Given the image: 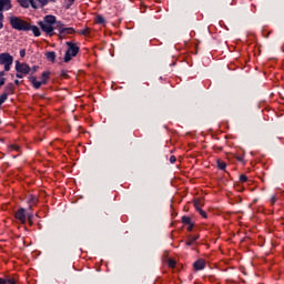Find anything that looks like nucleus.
I'll list each match as a JSON object with an SVG mask.
<instances>
[{"label":"nucleus","instance_id":"obj_19","mask_svg":"<svg viewBox=\"0 0 284 284\" xmlns=\"http://www.w3.org/2000/svg\"><path fill=\"white\" fill-rule=\"evenodd\" d=\"M38 1L39 6L38 8H45V6H48V3H50V0H36ZM54 1V0H51Z\"/></svg>","mask_w":284,"mask_h":284},{"label":"nucleus","instance_id":"obj_40","mask_svg":"<svg viewBox=\"0 0 284 284\" xmlns=\"http://www.w3.org/2000/svg\"><path fill=\"white\" fill-rule=\"evenodd\" d=\"M0 21L3 22V13H0Z\"/></svg>","mask_w":284,"mask_h":284},{"label":"nucleus","instance_id":"obj_25","mask_svg":"<svg viewBox=\"0 0 284 284\" xmlns=\"http://www.w3.org/2000/svg\"><path fill=\"white\" fill-rule=\"evenodd\" d=\"M4 101H8V95L6 93H2L0 95V106L3 104Z\"/></svg>","mask_w":284,"mask_h":284},{"label":"nucleus","instance_id":"obj_23","mask_svg":"<svg viewBox=\"0 0 284 284\" xmlns=\"http://www.w3.org/2000/svg\"><path fill=\"white\" fill-rule=\"evenodd\" d=\"M38 202H39V199H37V196L30 195V199H29L30 205H37Z\"/></svg>","mask_w":284,"mask_h":284},{"label":"nucleus","instance_id":"obj_39","mask_svg":"<svg viewBox=\"0 0 284 284\" xmlns=\"http://www.w3.org/2000/svg\"><path fill=\"white\" fill-rule=\"evenodd\" d=\"M240 181H241L242 183H247L248 180H247V179H241Z\"/></svg>","mask_w":284,"mask_h":284},{"label":"nucleus","instance_id":"obj_8","mask_svg":"<svg viewBox=\"0 0 284 284\" xmlns=\"http://www.w3.org/2000/svg\"><path fill=\"white\" fill-rule=\"evenodd\" d=\"M14 219H17V221H20V223H22V225H24V223H27V221H28V213H27L26 209H23V207L19 209L14 213Z\"/></svg>","mask_w":284,"mask_h":284},{"label":"nucleus","instance_id":"obj_6","mask_svg":"<svg viewBox=\"0 0 284 284\" xmlns=\"http://www.w3.org/2000/svg\"><path fill=\"white\" fill-rule=\"evenodd\" d=\"M50 80V72L45 71L41 75V80H37V77H31L30 81L36 90H39L41 85H47L48 81Z\"/></svg>","mask_w":284,"mask_h":284},{"label":"nucleus","instance_id":"obj_18","mask_svg":"<svg viewBox=\"0 0 284 284\" xmlns=\"http://www.w3.org/2000/svg\"><path fill=\"white\" fill-rule=\"evenodd\" d=\"M182 223L184 225H192V217H190L187 215L182 216Z\"/></svg>","mask_w":284,"mask_h":284},{"label":"nucleus","instance_id":"obj_33","mask_svg":"<svg viewBox=\"0 0 284 284\" xmlns=\"http://www.w3.org/2000/svg\"><path fill=\"white\" fill-rule=\"evenodd\" d=\"M214 150H217V152H223V146H214Z\"/></svg>","mask_w":284,"mask_h":284},{"label":"nucleus","instance_id":"obj_14","mask_svg":"<svg viewBox=\"0 0 284 284\" xmlns=\"http://www.w3.org/2000/svg\"><path fill=\"white\" fill-rule=\"evenodd\" d=\"M77 33L81 34L82 37H90V34H92V29H90V27H85L82 30H78Z\"/></svg>","mask_w":284,"mask_h":284},{"label":"nucleus","instance_id":"obj_36","mask_svg":"<svg viewBox=\"0 0 284 284\" xmlns=\"http://www.w3.org/2000/svg\"><path fill=\"white\" fill-rule=\"evenodd\" d=\"M68 1L69 6H73L77 0H65Z\"/></svg>","mask_w":284,"mask_h":284},{"label":"nucleus","instance_id":"obj_7","mask_svg":"<svg viewBox=\"0 0 284 284\" xmlns=\"http://www.w3.org/2000/svg\"><path fill=\"white\" fill-rule=\"evenodd\" d=\"M57 28L59 29V34L61 37H65L67 34L77 33V30H74V28H72V27L63 28V24H61V22H57Z\"/></svg>","mask_w":284,"mask_h":284},{"label":"nucleus","instance_id":"obj_26","mask_svg":"<svg viewBox=\"0 0 284 284\" xmlns=\"http://www.w3.org/2000/svg\"><path fill=\"white\" fill-rule=\"evenodd\" d=\"M168 265H169V267L174 268V267H176V261H174V260H169Z\"/></svg>","mask_w":284,"mask_h":284},{"label":"nucleus","instance_id":"obj_24","mask_svg":"<svg viewBox=\"0 0 284 284\" xmlns=\"http://www.w3.org/2000/svg\"><path fill=\"white\" fill-rule=\"evenodd\" d=\"M234 159H236V161H239L240 163H245V155H233Z\"/></svg>","mask_w":284,"mask_h":284},{"label":"nucleus","instance_id":"obj_22","mask_svg":"<svg viewBox=\"0 0 284 284\" xmlns=\"http://www.w3.org/2000/svg\"><path fill=\"white\" fill-rule=\"evenodd\" d=\"M217 168L219 170H225V168H227V164L223 162V160H217Z\"/></svg>","mask_w":284,"mask_h":284},{"label":"nucleus","instance_id":"obj_21","mask_svg":"<svg viewBox=\"0 0 284 284\" xmlns=\"http://www.w3.org/2000/svg\"><path fill=\"white\" fill-rule=\"evenodd\" d=\"M193 205H194L196 212H200V210H202L201 206L203 204L201 203V200H194Z\"/></svg>","mask_w":284,"mask_h":284},{"label":"nucleus","instance_id":"obj_11","mask_svg":"<svg viewBox=\"0 0 284 284\" xmlns=\"http://www.w3.org/2000/svg\"><path fill=\"white\" fill-rule=\"evenodd\" d=\"M12 10V0H0V12Z\"/></svg>","mask_w":284,"mask_h":284},{"label":"nucleus","instance_id":"obj_5","mask_svg":"<svg viewBox=\"0 0 284 284\" xmlns=\"http://www.w3.org/2000/svg\"><path fill=\"white\" fill-rule=\"evenodd\" d=\"M16 77L17 79H23V77H28L30 74V65L23 62H16Z\"/></svg>","mask_w":284,"mask_h":284},{"label":"nucleus","instance_id":"obj_12","mask_svg":"<svg viewBox=\"0 0 284 284\" xmlns=\"http://www.w3.org/2000/svg\"><path fill=\"white\" fill-rule=\"evenodd\" d=\"M193 267L195 272H201V270H205V260L199 258L193 263Z\"/></svg>","mask_w":284,"mask_h":284},{"label":"nucleus","instance_id":"obj_2","mask_svg":"<svg viewBox=\"0 0 284 284\" xmlns=\"http://www.w3.org/2000/svg\"><path fill=\"white\" fill-rule=\"evenodd\" d=\"M53 23H57V17L45 16L43 21L38 22V26H40L42 32H45V34L52 37L54 34Z\"/></svg>","mask_w":284,"mask_h":284},{"label":"nucleus","instance_id":"obj_20","mask_svg":"<svg viewBox=\"0 0 284 284\" xmlns=\"http://www.w3.org/2000/svg\"><path fill=\"white\" fill-rule=\"evenodd\" d=\"M95 23H98L99 26H103V23H105V18H103V16H97Z\"/></svg>","mask_w":284,"mask_h":284},{"label":"nucleus","instance_id":"obj_9","mask_svg":"<svg viewBox=\"0 0 284 284\" xmlns=\"http://www.w3.org/2000/svg\"><path fill=\"white\" fill-rule=\"evenodd\" d=\"M18 3H20L21 8H30V6L34 10L39 8V4L34 0H18Z\"/></svg>","mask_w":284,"mask_h":284},{"label":"nucleus","instance_id":"obj_29","mask_svg":"<svg viewBox=\"0 0 284 284\" xmlns=\"http://www.w3.org/2000/svg\"><path fill=\"white\" fill-rule=\"evenodd\" d=\"M7 283L9 284H17V281L12 277L7 278Z\"/></svg>","mask_w":284,"mask_h":284},{"label":"nucleus","instance_id":"obj_35","mask_svg":"<svg viewBox=\"0 0 284 284\" xmlns=\"http://www.w3.org/2000/svg\"><path fill=\"white\" fill-rule=\"evenodd\" d=\"M0 284H8V281L6 278L0 277Z\"/></svg>","mask_w":284,"mask_h":284},{"label":"nucleus","instance_id":"obj_31","mask_svg":"<svg viewBox=\"0 0 284 284\" xmlns=\"http://www.w3.org/2000/svg\"><path fill=\"white\" fill-rule=\"evenodd\" d=\"M274 203H276V195H273L271 197V205H274Z\"/></svg>","mask_w":284,"mask_h":284},{"label":"nucleus","instance_id":"obj_42","mask_svg":"<svg viewBox=\"0 0 284 284\" xmlns=\"http://www.w3.org/2000/svg\"><path fill=\"white\" fill-rule=\"evenodd\" d=\"M14 83H16V85H19V80H16Z\"/></svg>","mask_w":284,"mask_h":284},{"label":"nucleus","instance_id":"obj_16","mask_svg":"<svg viewBox=\"0 0 284 284\" xmlns=\"http://www.w3.org/2000/svg\"><path fill=\"white\" fill-rule=\"evenodd\" d=\"M45 57H47L48 61H51L52 63H54V61H57V53L54 51L47 52Z\"/></svg>","mask_w":284,"mask_h":284},{"label":"nucleus","instance_id":"obj_4","mask_svg":"<svg viewBox=\"0 0 284 284\" xmlns=\"http://www.w3.org/2000/svg\"><path fill=\"white\" fill-rule=\"evenodd\" d=\"M12 63H14V58L10 53H0V65H3L4 72H10Z\"/></svg>","mask_w":284,"mask_h":284},{"label":"nucleus","instance_id":"obj_1","mask_svg":"<svg viewBox=\"0 0 284 284\" xmlns=\"http://www.w3.org/2000/svg\"><path fill=\"white\" fill-rule=\"evenodd\" d=\"M9 23L13 30H18V32H30V22L17 17L12 16L9 18Z\"/></svg>","mask_w":284,"mask_h":284},{"label":"nucleus","instance_id":"obj_32","mask_svg":"<svg viewBox=\"0 0 284 284\" xmlns=\"http://www.w3.org/2000/svg\"><path fill=\"white\" fill-rule=\"evenodd\" d=\"M20 57L23 59L26 57V49L20 50Z\"/></svg>","mask_w":284,"mask_h":284},{"label":"nucleus","instance_id":"obj_34","mask_svg":"<svg viewBox=\"0 0 284 284\" xmlns=\"http://www.w3.org/2000/svg\"><path fill=\"white\" fill-rule=\"evenodd\" d=\"M61 77H63V79H68V73H65V71H62Z\"/></svg>","mask_w":284,"mask_h":284},{"label":"nucleus","instance_id":"obj_13","mask_svg":"<svg viewBox=\"0 0 284 284\" xmlns=\"http://www.w3.org/2000/svg\"><path fill=\"white\" fill-rule=\"evenodd\" d=\"M3 93L7 94V97H10V94H14V84L13 83L7 84Z\"/></svg>","mask_w":284,"mask_h":284},{"label":"nucleus","instance_id":"obj_10","mask_svg":"<svg viewBox=\"0 0 284 284\" xmlns=\"http://www.w3.org/2000/svg\"><path fill=\"white\" fill-rule=\"evenodd\" d=\"M200 239V235H187L186 236V241H185V245L187 247H194V245H196V240Z\"/></svg>","mask_w":284,"mask_h":284},{"label":"nucleus","instance_id":"obj_41","mask_svg":"<svg viewBox=\"0 0 284 284\" xmlns=\"http://www.w3.org/2000/svg\"><path fill=\"white\" fill-rule=\"evenodd\" d=\"M2 28H3V22L0 21V30H2Z\"/></svg>","mask_w":284,"mask_h":284},{"label":"nucleus","instance_id":"obj_3","mask_svg":"<svg viewBox=\"0 0 284 284\" xmlns=\"http://www.w3.org/2000/svg\"><path fill=\"white\" fill-rule=\"evenodd\" d=\"M67 48L64 63H70V61H72V59L79 54L81 48H79V45L74 42H67Z\"/></svg>","mask_w":284,"mask_h":284},{"label":"nucleus","instance_id":"obj_15","mask_svg":"<svg viewBox=\"0 0 284 284\" xmlns=\"http://www.w3.org/2000/svg\"><path fill=\"white\" fill-rule=\"evenodd\" d=\"M33 32L34 37H41V30L37 26H32L29 23V31Z\"/></svg>","mask_w":284,"mask_h":284},{"label":"nucleus","instance_id":"obj_30","mask_svg":"<svg viewBox=\"0 0 284 284\" xmlns=\"http://www.w3.org/2000/svg\"><path fill=\"white\" fill-rule=\"evenodd\" d=\"M186 230L187 232H192V230H194V223L189 224Z\"/></svg>","mask_w":284,"mask_h":284},{"label":"nucleus","instance_id":"obj_17","mask_svg":"<svg viewBox=\"0 0 284 284\" xmlns=\"http://www.w3.org/2000/svg\"><path fill=\"white\" fill-rule=\"evenodd\" d=\"M6 71H0V88H3L6 85Z\"/></svg>","mask_w":284,"mask_h":284},{"label":"nucleus","instance_id":"obj_28","mask_svg":"<svg viewBox=\"0 0 284 284\" xmlns=\"http://www.w3.org/2000/svg\"><path fill=\"white\" fill-rule=\"evenodd\" d=\"M170 163L174 164L176 163V156L174 155H171L170 159H169Z\"/></svg>","mask_w":284,"mask_h":284},{"label":"nucleus","instance_id":"obj_37","mask_svg":"<svg viewBox=\"0 0 284 284\" xmlns=\"http://www.w3.org/2000/svg\"><path fill=\"white\" fill-rule=\"evenodd\" d=\"M28 222H29V225H32V215L28 216Z\"/></svg>","mask_w":284,"mask_h":284},{"label":"nucleus","instance_id":"obj_27","mask_svg":"<svg viewBox=\"0 0 284 284\" xmlns=\"http://www.w3.org/2000/svg\"><path fill=\"white\" fill-rule=\"evenodd\" d=\"M199 212V214H201V216L203 217V219H207V213L205 212V211H203V209H201L200 211H197Z\"/></svg>","mask_w":284,"mask_h":284},{"label":"nucleus","instance_id":"obj_38","mask_svg":"<svg viewBox=\"0 0 284 284\" xmlns=\"http://www.w3.org/2000/svg\"><path fill=\"white\" fill-rule=\"evenodd\" d=\"M240 179H247V175L241 174V175H240Z\"/></svg>","mask_w":284,"mask_h":284}]
</instances>
